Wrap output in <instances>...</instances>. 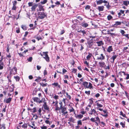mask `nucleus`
Masks as SVG:
<instances>
[{"label":"nucleus","instance_id":"nucleus-43","mask_svg":"<svg viewBox=\"0 0 129 129\" xmlns=\"http://www.w3.org/2000/svg\"><path fill=\"white\" fill-rule=\"evenodd\" d=\"M95 121H98L99 122H100V119L98 117H96V120H95Z\"/></svg>","mask_w":129,"mask_h":129},{"label":"nucleus","instance_id":"nucleus-9","mask_svg":"<svg viewBox=\"0 0 129 129\" xmlns=\"http://www.w3.org/2000/svg\"><path fill=\"white\" fill-rule=\"evenodd\" d=\"M39 9H37V11H44V9L43 8V6H42L41 5H40L39 6Z\"/></svg>","mask_w":129,"mask_h":129},{"label":"nucleus","instance_id":"nucleus-29","mask_svg":"<svg viewBox=\"0 0 129 129\" xmlns=\"http://www.w3.org/2000/svg\"><path fill=\"white\" fill-rule=\"evenodd\" d=\"M88 26V24L86 23H83L82 25V26L85 27Z\"/></svg>","mask_w":129,"mask_h":129},{"label":"nucleus","instance_id":"nucleus-2","mask_svg":"<svg viewBox=\"0 0 129 129\" xmlns=\"http://www.w3.org/2000/svg\"><path fill=\"white\" fill-rule=\"evenodd\" d=\"M48 52H43V57L46 60L47 62H48L49 61V58L48 55Z\"/></svg>","mask_w":129,"mask_h":129},{"label":"nucleus","instance_id":"nucleus-46","mask_svg":"<svg viewBox=\"0 0 129 129\" xmlns=\"http://www.w3.org/2000/svg\"><path fill=\"white\" fill-rule=\"evenodd\" d=\"M22 28L24 30H25L26 29V27L23 25H22L21 26Z\"/></svg>","mask_w":129,"mask_h":129},{"label":"nucleus","instance_id":"nucleus-37","mask_svg":"<svg viewBox=\"0 0 129 129\" xmlns=\"http://www.w3.org/2000/svg\"><path fill=\"white\" fill-rule=\"evenodd\" d=\"M47 2V0H44L43 1L41 2V3L42 4H44L46 3Z\"/></svg>","mask_w":129,"mask_h":129},{"label":"nucleus","instance_id":"nucleus-25","mask_svg":"<svg viewBox=\"0 0 129 129\" xmlns=\"http://www.w3.org/2000/svg\"><path fill=\"white\" fill-rule=\"evenodd\" d=\"M60 109L61 110V112L62 113L64 112H65L66 110V108L65 107H62L61 108H60Z\"/></svg>","mask_w":129,"mask_h":129},{"label":"nucleus","instance_id":"nucleus-57","mask_svg":"<svg viewBox=\"0 0 129 129\" xmlns=\"http://www.w3.org/2000/svg\"><path fill=\"white\" fill-rule=\"evenodd\" d=\"M127 76L126 77V78L125 79H129V74H126V75Z\"/></svg>","mask_w":129,"mask_h":129},{"label":"nucleus","instance_id":"nucleus-56","mask_svg":"<svg viewBox=\"0 0 129 129\" xmlns=\"http://www.w3.org/2000/svg\"><path fill=\"white\" fill-rule=\"evenodd\" d=\"M90 91H85V93L87 95H89L90 94Z\"/></svg>","mask_w":129,"mask_h":129},{"label":"nucleus","instance_id":"nucleus-6","mask_svg":"<svg viewBox=\"0 0 129 129\" xmlns=\"http://www.w3.org/2000/svg\"><path fill=\"white\" fill-rule=\"evenodd\" d=\"M118 56L117 54L115 55H113L112 57L110 58V60H113L111 61L112 63H114L115 59Z\"/></svg>","mask_w":129,"mask_h":129},{"label":"nucleus","instance_id":"nucleus-49","mask_svg":"<svg viewBox=\"0 0 129 129\" xmlns=\"http://www.w3.org/2000/svg\"><path fill=\"white\" fill-rule=\"evenodd\" d=\"M90 120L91 121L93 122H94L95 121V119L93 118H91L90 119Z\"/></svg>","mask_w":129,"mask_h":129},{"label":"nucleus","instance_id":"nucleus-35","mask_svg":"<svg viewBox=\"0 0 129 129\" xmlns=\"http://www.w3.org/2000/svg\"><path fill=\"white\" fill-rule=\"evenodd\" d=\"M96 104L98 107H102L103 106V105H102L99 104V103H97Z\"/></svg>","mask_w":129,"mask_h":129},{"label":"nucleus","instance_id":"nucleus-41","mask_svg":"<svg viewBox=\"0 0 129 129\" xmlns=\"http://www.w3.org/2000/svg\"><path fill=\"white\" fill-rule=\"evenodd\" d=\"M77 124L78 125H82V123L81 120H79L77 122Z\"/></svg>","mask_w":129,"mask_h":129},{"label":"nucleus","instance_id":"nucleus-47","mask_svg":"<svg viewBox=\"0 0 129 129\" xmlns=\"http://www.w3.org/2000/svg\"><path fill=\"white\" fill-rule=\"evenodd\" d=\"M124 11L122 10H120V12L121 13V14H123V16H125V14H124Z\"/></svg>","mask_w":129,"mask_h":129},{"label":"nucleus","instance_id":"nucleus-15","mask_svg":"<svg viewBox=\"0 0 129 129\" xmlns=\"http://www.w3.org/2000/svg\"><path fill=\"white\" fill-rule=\"evenodd\" d=\"M108 33L107 34L110 35L113 37V36H115L116 35L114 33H111L109 32V30H108L107 31Z\"/></svg>","mask_w":129,"mask_h":129},{"label":"nucleus","instance_id":"nucleus-14","mask_svg":"<svg viewBox=\"0 0 129 129\" xmlns=\"http://www.w3.org/2000/svg\"><path fill=\"white\" fill-rule=\"evenodd\" d=\"M77 32L79 33H83V36H84L85 35V34L86 33V31L84 30H78Z\"/></svg>","mask_w":129,"mask_h":129},{"label":"nucleus","instance_id":"nucleus-26","mask_svg":"<svg viewBox=\"0 0 129 129\" xmlns=\"http://www.w3.org/2000/svg\"><path fill=\"white\" fill-rule=\"evenodd\" d=\"M88 88H89L90 89H91V88H92V84L90 83V82H89V85H88Z\"/></svg>","mask_w":129,"mask_h":129},{"label":"nucleus","instance_id":"nucleus-10","mask_svg":"<svg viewBox=\"0 0 129 129\" xmlns=\"http://www.w3.org/2000/svg\"><path fill=\"white\" fill-rule=\"evenodd\" d=\"M96 43L98 44V46H100L104 44L103 42L102 41L96 42Z\"/></svg>","mask_w":129,"mask_h":129},{"label":"nucleus","instance_id":"nucleus-39","mask_svg":"<svg viewBox=\"0 0 129 129\" xmlns=\"http://www.w3.org/2000/svg\"><path fill=\"white\" fill-rule=\"evenodd\" d=\"M43 101H44V102H43L44 103V104L43 105V106H46V105H47V103L46 102H45V99L44 98L43 99Z\"/></svg>","mask_w":129,"mask_h":129},{"label":"nucleus","instance_id":"nucleus-50","mask_svg":"<svg viewBox=\"0 0 129 129\" xmlns=\"http://www.w3.org/2000/svg\"><path fill=\"white\" fill-rule=\"evenodd\" d=\"M115 126L116 128H119L120 127V126H119L118 124L115 123Z\"/></svg>","mask_w":129,"mask_h":129},{"label":"nucleus","instance_id":"nucleus-24","mask_svg":"<svg viewBox=\"0 0 129 129\" xmlns=\"http://www.w3.org/2000/svg\"><path fill=\"white\" fill-rule=\"evenodd\" d=\"M100 66L101 67H103L105 64V63L104 62L102 61L99 62V63Z\"/></svg>","mask_w":129,"mask_h":129},{"label":"nucleus","instance_id":"nucleus-21","mask_svg":"<svg viewBox=\"0 0 129 129\" xmlns=\"http://www.w3.org/2000/svg\"><path fill=\"white\" fill-rule=\"evenodd\" d=\"M121 24L120 22L116 21L115 22V24H114V26L116 27V25H120Z\"/></svg>","mask_w":129,"mask_h":129},{"label":"nucleus","instance_id":"nucleus-36","mask_svg":"<svg viewBox=\"0 0 129 129\" xmlns=\"http://www.w3.org/2000/svg\"><path fill=\"white\" fill-rule=\"evenodd\" d=\"M120 33L121 34L122 36L124 35V34L125 32L123 30H121L120 31Z\"/></svg>","mask_w":129,"mask_h":129},{"label":"nucleus","instance_id":"nucleus-3","mask_svg":"<svg viewBox=\"0 0 129 129\" xmlns=\"http://www.w3.org/2000/svg\"><path fill=\"white\" fill-rule=\"evenodd\" d=\"M32 99L34 102H35L37 103H42V102H44V101H43V99H42V100H40V99L38 98L34 97Z\"/></svg>","mask_w":129,"mask_h":129},{"label":"nucleus","instance_id":"nucleus-1","mask_svg":"<svg viewBox=\"0 0 129 129\" xmlns=\"http://www.w3.org/2000/svg\"><path fill=\"white\" fill-rule=\"evenodd\" d=\"M39 18L41 19L44 18L45 17H46L47 14L44 13V12H39Z\"/></svg>","mask_w":129,"mask_h":129},{"label":"nucleus","instance_id":"nucleus-31","mask_svg":"<svg viewBox=\"0 0 129 129\" xmlns=\"http://www.w3.org/2000/svg\"><path fill=\"white\" fill-rule=\"evenodd\" d=\"M40 84L43 87H45L47 85V83H46L45 84L44 83H40Z\"/></svg>","mask_w":129,"mask_h":129},{"label":"nucleus","instance_id":"nucleus-64","mask_svg":"<svg viewBox=\"0 0 129 129\" xmlns=\"http://www.w3.org/2000/svg\"><path fill=\"white\" fill-rule=\"evenodd\" d=\"M0 129H5V127L4 126V125H2L1 127L0 128Z\"/></svg>","mask_w":129,"mask_h":129},{"label":"nucleus","instance_id":"nucleus-8","mask_svg":"<svg viewBox=\"0 0 129 129\" xmlns=\"http://www.w3.org/2000/svg\"><path fill=\"white\" fill-rule=\"evenodd\" d=\"M11 100L12 98H9L7 99L4 100V101L6 103L8 104L11 101Z\"/></svg>","mask_w":129,"mask_h":129},{"label":"nucleus","instance_id":"nucleus-5","mask_svg":"<svg viewBox=\"0 0 129 129\" xmlns=\"http://www.w3.org/2000/svg\"><path fill=\"white\" fill-rule=\"evenodd\" d=\"M96 113V112L95 110L94 109H91V110L89 111V114L91 115L93 114H94Z\"/></svg>","mask_w":129,"mask_h":129},{"label":"nucleus","instance_id":"nucleus-33","mask_svg":"<svg viewBox=\"0 0 129 129\" xmlns=\"http://www.w3.org/2000/svg\"><path fill=\"white\" fill-rule=\"evenodd\" d=\"M68 112L67 111H66L65 112H63L62 113V116H65L67 114V115H68Z\"/></svg>","mask_w":129,"mask_h":129},{"label":"nucleus","instance_id":"nucleus-61","mask_svg":"<svg viewBox=\"0 0 129 129\" xmlns=\"http://www.w3.org/2000/svg\"><path fill=\"white\" fill-rule=\"evenodd\" d=\"M16 9V6H13L12 9L14 10H15Z\"/></svg>","mask_w":129,"mask_h":129},{"label":"nucleus","instance_id":"nucleus-19","mask_svg":"<svg viewBox=\"0 0 129 129\" xmlns=\"http://www.w3.org/2000/svg\"><path fill=\"white\" fill-rule=\"evenodd\" d=\"M4 63L2 61L0 62V70H2L4 68Z\"/></svg>","mask_w":129,"mask_h":129},{"label":"nucleus","instance_id":"nucleus-13","mask_svg":"<svg viewBox=\"0 0 129 129\" xmlns=\"http://www.w3.org/2000/svg\"><path fill=\"white\" fill-rule=\"evenodd\" d=\"M88 83L87 82L84 81L83 83V84L85 88H88Z\"/></svg>","mask_w":129,"mask_h":129},{"label":"nucleus","instance_id":"nucleus-18","mask_svg":"<svg viewBox=\"0 0 129 129\" xmlns=\"http://www.w3.org/2000/svg\"><path fill=\"white\" fill-rule=\"evenodd\" d=\"M96 4L98 5L102 4L103 3V0H99L96 1Z\"/></svg>","mask_w":129,"mask_h":129},{"label":"nucleus","instance_id":"nucleus-22","mask_svg":"<svg viewBox=\"0 0 129 129\" xmlns=\"http://www.w3.org/2000/svg\"><path fill=\"white\" fill-rule=\"evenodd\" d=\"M89 54L86 57L87 59L88 60H90V58L91 57L92 55L91 54L89 53H88Z\"/></svg>","mask_w":129,"mask_h":129},{"label":"nucleus","instance_id":"nucleus-28","mask_svg":"<svg viewBox=\"0 0 129 129\" xmlns=\"http://www.w3.org/2000/svg\"><path fill=\"white\" fill-rule=\"evenodd\" d=\"M14 78L15 79L16 81H19L20 79L19 77L17 76H14Z\"/></svg>","mask_w":129,"mask_h":129},{"label":"nucleus","instance_id":"nucleus-53","mask_svg":"<svg viewBox=\"0 0 129 129\" xmlns=\"http://www.w3.org/2000/svg\"><path fill=\"white\" fill-rule=\"evenodd\" d=\"M60 109V107L59 108V107H58V106L56 107V108L55 109V110L56 111L59 110Z\"/></svg>","mask_w":129,"mask_h":129},{"label":"nucleus","instance_id":"nucleus-45","mask_svg":"<svg viewBox=\"0 0 129 129\" xmlns=\"http://www.w3.org/2000/svg\"><path fill=\"white\" fill-rule=\"evenodd\" d=\"M33 58L32 57H30L27 59V60L29 62H31Z\"/></svg>","mask_w":129,"mask_h":129},{"label":"nucleus","instance_id":"nucleus-7","mask_svg":"<svg viewBox=\"0 0 129 129\" xmlns=\"http://www.w3.org/2000/svg\"><path fill=\"white\" fill-rule=\"evenodd\" d=\"M38 6V4H35L32 6L31 8V10L32 11H35L36 10V8Z\"/></svg>","mask_w":129,"mask_h":129},{"label":"nucleus","instance_id":"nucleus-40","mask_svg":"<svg viewBox=\"0 0 129 129\" xmlns=\"http://www.w3.org/2000/svg\"><path fill=\"white\" fill-rule=\"evenodd\" d=\"M27 124H24L22 125V127L24 128H26L27 127Z\"/></svg>","mask_w":129,"mask_h":129},{"label":"nucleus","instance_id":"nucleus-44","mask_svg":"<svg viewBox=\"0 0 129 129\" xmlns=\"http://www.w3.org/2000/svg\"><path fill=\"white\" fill-rule=\"evenodd\" d=\"M120 124L122 125V127L124 128L125 127V124L121 122L120 123Z\"/></svg>","mask_w":129,"mask_h":129},{"label":"nucleus","instance_id":"nucleus-60","mask_svg":"<svg viewBox=\"0 0 129 129\" xmlns=\"http://www.w3.org/2000/svg\"><path fill=\"white\" fill-rule=\"evenodd\" d=\"M16 32L17 33H19L20 32L19 28H17V29H16Z\"/></svg>","mask_w":129,"mask_h":129},{"label":"nucleus","instance_id":"nucleus-20","mask_svg":"<svg viewBox=\"0 0 129 129\" xmlns=\"http://www.w3.org/2000/svg\"><path fill=\"white\" fill-rule=\"evenodd\" d=\"M89 47L91 48L92 46L93 45V42H89L88 43Z\"/></svg>","mask_w":129,"mask_h":129},{"label":"nucleus","instance_id":"nucleus-23","mask_svg":"<svg viewBox=\"0 0 129 129\" xmlns=\"http://www.w3.org/2000/svg\"><path fill=\"white\" fill-rule=\"evenodd\" d=\"M83 117V115L82 114L78 115L76 116V118H78L79 119H80Z\"/></svg>","mask_w":129,"mask_h":129},{"label":"nucleus","instance_id":"nucleus-30","mask_svg":"<svg viewBox=\"0 0 129 129\" xmlns=\"http://www.w3.org/2000/svg\"><path fill=\"white\" fill-rule=\"evenodd\" d=\"M107 18L108 20H110L113 18V17L111 15H109L107 16Z\"/></svg>","mask_w":129,"mask_h":129},{"label":"nucleus","instance_id":"nucleus-52","mask_svg":"<svg viewBox=\"0 0 129 129\" xmlns=\"http://www.w3.org/2000/svg\"><path fill=\"white\" fill-rule=\"evenodd\" d=\"M58 84V83L57 82L54 83L52 84V85H54L55 86H57Z\"/></svg>","mask_w":129,"mask_h":129},{"label":"nucleus","instance_id":"nucleus-34","mask_svg":"<svg viewBox=\"0 0 129 129\" xmlns=\"http://www.w3.org/2000/svg\"><path fill=\"white\" fill-rule=\"evenodd\" d=\"M31 110V111L33 113H34L36 111V107L34 108Z\"/></svg>","mask_w":129,"mask_h":129},{"label":"nucleus","instance_id":"nucleus-63","mask_svg":"<svg viewBox=\"0 0 129 129\" xmlns=\"http://www.w3.org/2000/svg\"><path fill=\"white\" fill-rule=\"evenodd\" d=\"M100 96V94L99 93H97L95 95V96L96 98H98Z\"/></svg>","mask_w":129,"mask_h":129},{"label":"nucleus","instance_id":"nucleus-17","mask_svg":"<svg viewBox=\"0 0 129 129\" xmlns=\"http://www.w3.org/2000/svg\"><path fill=\"white\" fill-rule=\"evenodd\" d=\"M17 69L15 67H13L12 70V72L14 74H15L17 73Z\"/></svg>","mask_w":129,"mask_h":129},{"label":"nucleus","instance_id":"nucleus-48","mask_svg":"<svg viewBox=\"0 0 129 129\" xmlns=\"http://www.w3.org/2000/svg\"><path fill=\"white\" fill-rule=\"evenodd\" d=\"M69 110L70 111V112H74L75 110L73 108H72L71 109H69Z\"/></svg>","mask_w":129,"mask_h":129},{"label":"nucleus","instance_id":"nucleus-58","mask_svg":"<svg viewBox=\"0 0 129 129\" xmlns=\"http://www.w3.org/2000/svg\"><path fill=\"white\" fill-rule=\"evenodd\" d=\"M59 104L60 105V108H61L63 107H62V102H60L59 103Z\"/></svg>","mask_w":129,"mask_h":129},{"label":"nucleus","instance_id":"nucleus-42","mask_svg":"<svg viewBox=\"0 0 129 129\" xmlns=\"http://www.w3.org/2000/svg\"><path fill=\"white\" fill-rule=\"evenodd\" d=\"M28 5L29 7L32 6L33 5V2H29L28 3Z\"/></svg>","mask_w":129,"mask_h":129},{"label":"nucleus","instance_id":"nucleus-38","mask_svg":"<svg viewBox=\"0 0 129 129\" xmlns=\"http://www.w3.org/2000/svg\"><path fill=\"white\" fill-rule=\"evenodd\" d=\"M123 4L127 6L128 5L127 1H123Z\"/></svg>","mask_w":129,"mask_h":129},{"label":"nucleus","instance_id":"nucleus-55","mask_svg":"<svg viewBox=\"0 0 129 129\" xmlns=\"http://www.w3.org/2000/svg\"><path fill=\"white\" fill-rule=\"evenodd\" d=\"M37 69L39 70L41 68V67L39 66L38 65L37 66Z\"/></svg>","mask_w":129,"mask_h":129},{"label":"nucleus","instance_id":"nucleus-16","mask_svg":"<svg viewBox=\"0 0 129 129\" xmlns=\"http://www.w3.org/2000/svg\"><path fill=\"white\" fill-rule=\"evenodd\" d=\"M68 121H69L70 122H72L73 123L75 122L74 119L72 117L69 118Z\"/></svg>","mask_w":129,"mask_h":129},{"label":"nucleus","instance_id":"nucleus-27","mask_svg":"<svg viewBox=\"0 0 129 129\" xmlns=\"http://www.w3.org/2000/svg\"><path fill=\"white\" fill-rule=\"evenodd\" d=\"M120 115L122 116L123 117L127 118L126 116V115L125 114H123L122 111H121L120 112Z\"/></svg>","mask_w":129,"mask_h":129},{"label":"nucleus","instance_id":"nucleus-62","mask_svg":"<svg viewBox=\"0 0 129 129\" xmlns=\"http://www.w3.org/2000/svg\"><path fill=\"white\" fill-rule=\"evenodd\" d=\"M41 128L42 129H46L47 128V127L46 126H43L41 127Z\"/></svg>","mask_w":129,"mask_h":129},{"label":"nucleus","instance_id":"nucleus-54","mask_svg":"<svg viewBox=\"0 0 129 129\" xmlns=\"http://www.w3.org/2000/svg\"><path fill=\"white\" fill-rule=\"evenodd\" d=\"M41 108H40L38 110V112H39V114L40 115H41Z\"/></svg>","mask_w":129,"mask_h":129},{"label":"nucleus","instance_id":"nucleus-32","mask_svg":"<svg viewBox=\"0 0 129 129\" xmlns=\"http://www.w3.org/2000/svg\"><path fill=\"white\" fill-rule=\"evenodd\" d=\"M44 107V109L46 110H47L48 111L49 110V108L48 107L47 105H46V106H43Z\"/></svg>","mask_w":129,"mask_h":129},{"label":"nucleus","instance_id":"nucleus-4","mask_svg":"<svg viewBox=\"0 0 129 129\" xmlns=\"http://www.w3.org/2000/svg\"><path fill=\"white\" fill-rule=\"evenodd\" d=\"M105 56L103 54H100V56H97V59L98 60H104L105 59Z\"/></svg>","mask_w":129,"mask_h":129},{"label":"nucleus","instance_id":"nucleus-12","mask_svg":"<svg viewBox=\"0 0 129 129\" xmlns=\"http://www.w3.org/2000/svg\"><path fill=\"white\" fill-rule=\"evenodd\" d=\"M112 46H109L107 49V51L109 53H110L111 51H113V49L112 48Z\"/></svg>","mask_w":129,"mask_h":129},{"label":"nucleus","instance_id":"nucleus-51","mask_svg":"<svg viewBox=\"0 0 129 129\" xmlns=\"http://www.w3.org/2000/svg\"><path fill=\"white\" fill-rule=\"evenodd\" d=\"M13 6H16L17 4V2L16 1H14L13 2Z\"/></svg>","mask_w":129,"mask_h":129},{"label":"nucleus","instance_id":"nucleus-59","mask_svg":"<svg viewBox=\"0 0 129 129\" xmlns=\"http://www.w3.org/2000/svg\"><path fill=\"white\" fill-rule=\"evenodd\" d=\"M45 122L47 124H49V125L50 124V121L48 120H46L45 121Z\"/></svg>","mask_w":129,"mask_h":129},{"label":"nucleus","instance_id":"nucleus-11","mask_svg":"<svg viewBox=\"0 0 129 129\" xmlns=\"http://www.w3.org/2000/svg\"><path fill=\"white\" fill-rule=\"evenodd\" d=\"M104 7L103 6H98V9L99 11H102L104 10Z\"/></svg>","mask_w":129,"mask_h":129}]
</instances>
